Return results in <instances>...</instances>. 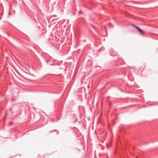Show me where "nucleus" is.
<instances>
[{
  "label": "nucleus",
  "mask_w": 158,
  "mask_h": 158,
  "mask_svg": "<svg viewBox=\"0 0 158 158\" xmlns=\"http://www.w3.org/2000/svg\"><path fill=\"white\" fill-rule=\"evenodd\" d=\"M19 105L17 104L14 105L11 107L10 111L12 113H14L18 111L19 109Z\"/></svg>",
  "instance_id": "f257e3e1"
},
{
  "label": "nucleus",
  "mask_w": 158,
  "mask_h": 158,
  "mask_svg": "<svg viewBox=\"0 0 158 158\" xmlns=\"http://www.w3.org/2000/svg\"><path fill=\"white\" fill-rule=\"evenodd\" d=\"M94 29H95V30H96V29H95V27H94Z\"/></svg>",
  "instance_id": "20e7f679"
},
{
  "label": "nucleus",
  "mask_w": 158,
  "mask_h": 158,
  "mask_svg": "<svg viewBox=\"0 0 158 158\" xmlns=\"http://www.w3.org/2000/svg\"><path fill=\"white\" fill-rule=\"evenodd\" d=\"M133 26L136 28L142 34H144V32L138 27L133 25Z\"/></svg>",
  "instance_id": "f03ea898"
},
{
  "label": "nucleus",
  "mask_w": 158,
  "mask_h": 158,
  "mask_svg": "<svg viewBox=\"0 0 158 158\" xmlns=\"http://www.w3.org/2000/svg\"><path fill=\"white\" fill-rule=\"evenodd\" d=\"M82 12V11L81 10H80L79 11V14H80Z\"/></svg>",
  "instance_id": "7ed1b4c3"
}]
</instances>
